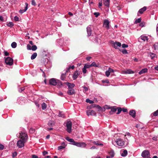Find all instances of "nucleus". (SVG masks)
I'll return each instance as SVG.
<instances>
[{"label": "nucleus", "instance_id": "nucleus-7", "mask_svg": "<svg viewBox=\"0 0 158 158\" xmlns=\"http://www.w3.org/2000/svg\"><path fill=\"white\" fill-rule=\"evenodd\" d=\"M26 141H24L20 139L19 140L17 143V147L19 148H22L24 146V143Z\"/></svg>", "mask_w": 158, "mask_h": 158}, {"label": "nucleus", "instance_id": "nucleus-12", "mask_svg": "<svg viewBox=\"0 0 158 158\" xmlns=\"http://www.w3.org/2000/svg\"><path fill=\"white\" fill-rule=\"evenodd\" d=\"M68 87V89H73L75 86V85L73 83H71L68 82L64 83Z\"/></svg>", "mask_w": 158, "mask_h": 158}, {"label": "nucleus", "instance_id": "nucleus-43", "mask_svg": "<svg viewBox=\"0 0 158 158\" xmlns=\"http://www.w3.org/2000/svg\"><path fill=\"white\" fill-rule=\"evenodd\" d=\"M87 69L86 68H85L84 67L83 68L82 70V72L83 73L85 74L87 72Z\"/></svg>", "mask_w": 158, "mask_h": 158}, {"label": "nucleus", "instance_id": "nucleus-55", "mask_svg": "<svg viewBox=\"0 0 158 158\" xmlns=\"http://www.w3.org/2000/svg\"><path fill=\"white\" fill-rule=\"evenodd\" d=\"M94 14L95 15L96 17H97L100 15V14L98 12H94Z\"/></svg>", "mask_w": 158, "mask_h": 158}, {"label": "nucleus", "instance_id": "nucleus-64", "mask_svg": "<svg viewBox=\"0 0 158 158\" xmlns=\"http://www.w3.org/2000/svg\"><path fill=\"white\" fill-rule=\"evenodd\" d=\"M32 158H38L37 156L35 155H32Z\"/></svg>", "mask_w": 158, "mask_h": 158}, {"label": "nucleus", "instance_id": "nucleus-36", "mask_svg": "<svg viewBox=\"0 0 158 158\" xmlns=\"http://www.w3.org/2000/svg\"><path fill=\"white\" fill-rule=\"evenodd\" d=\"M82 87L84 89L83 91L84 93H85L88 90V88L85 86H83Z\"/></svg>", "mask_w": 158, "mask_h": 158}, {"label": "nucleus", "instance_id": "nucleus-44", "mask_svg": "<svg viewBox=\"0 0 158 158\" xmlns=\"http://www.w3.org/2000/svg\"><path fill=\"white\" fill-rule=\"evenodd\" d=\"M153 115L154 116H158V110L154 112L153 113Z\"/></svg>", "mask_w": 158, "mask_h": 158}, {"label": "nucleus", "instance_id": "nucleus-32", "mask_svg": "<svg viewBox=\"0 0 158 158\" xmlns=\"http://www.w3.org/2000/svg\"><path fill=\"white\" fill-rule=\"evenodd\" d=\"M75 68L74 65H72V66H70L67 69L66 71V73L68 72L70 70V69H73Z\"/></svg>", "mask_w": 158, "mask_h": 158}, {"label": "nucleus", "instance_id": "nucleus-2", "mask_svg": "<svg viewBox=\"0 0 158 158\" xmlns=\"http://www.w3.org/2000/svg\"><path fill=\"white\" fill-rule=\"evenodd\" d=\"M17 136H19V138L24 141H27V135L24 131H21L19 134L17 135Z\"/></svg>", "mask_w": 158, "mask_h": 158}, {"label": "nucleus", "instance_id": "nucleus-42", "mask_svg": "<svg viewBox=\"0 0 158 158\" xmlns=\"http://www.w3.org/2000/svg\"><path fill=\"white\" fill-rule=\"evenodd\" d=\"M127 136L128 137H130L131 136V134L129 132H126V134L125 135V138L127 139L126 136Z\"/></svg>", "mask_w": 158, "mask_h": 158}, {"label": "nucleus", "instance_id": "nucleus-11", "mask_svg": "<svg viewBox=\"0 0 158 158\" xmlns=\"http://www.w3.org/2000/svg\"><path fill=\"white\" fill-rule=\"evenodd\" d=\"M87 114L88 116L94 115H96V113L94 110H89L87 111Z\"/></svg>", "mask_w": 158, "mask_h": 158}, {"label": "nucleus", "instance_id": "nucleus-61", "mask_svg": "<svg viewBox=\"0 0 158 158\" xmlns=\"http://www.w3.org/2000/svg\"><path fill=\"white\" fill-rule=\"evenodd\" d=\"M63 40H62V39H59L58 40V42H59L60 43V44H59L60 45H63L64 44H63L61 42H60L61 41H62Z\"/></svg>", "mask_w": 158, "mask_h": 158}, {"label": "nucleus", "instance_id": "nucleus-31", "mask_svg": "<svg viewBox=\"0 0 158 158\" xmlns=\"http://www.w3.org/2000/svg\"><path fill=\"white\" fill-rule=\"evenodd\" d=\"M43 110H45L47 108V105L45 102H43L41 105Z\"/></svg>", "mask_w": 158, "mask_h": 158}, {"label": "nucleus", "instance_id": "nucleus-63", "mask_svg": "<svg viewBox=\"0 0 158 158\" xmlns=\"http://www.w3.org/2000/svg\"><path fill=\"white\" fill-rule=\"evenodd\" d=\"M155 48H158V43H156L154 44V45Z\"/></svg>", "mask_w": 158, "mask_h": 158}, {"label": "nucleus", "instance_id": "nucleus-21", "mask_svg": "<svg viewBox=\"0 0 158 158\" xmlns=\"http://www.w3.org/2000/svg\"><path fill=\"white\" fill-rule=\"evenodd\" d=\"M129 114L132 117L135 118V110H131L130 111Z\"/></svg>", "mask_w": 158, "mask_h": 158}, {"label": "nucleus", "instance_id": "nucleus-40", "mask_svg": "<svg viewBox=\"0 0 158 158\" xmlns=\"http://www.w3.org/2000/svg\"><path fill=\"white\" fill-rule=\"evenodd\" d=\"M141 18H138L137 19H136L135 22V24H137L138 23H139L141 22Z\"/></svg>", "mask_w": 158, "mask_h": 158}, {"label": "nucleus", "instance_id": "nucleus-13", "mask_svg": "<svg viewBox=\"0 0 158 158\" xmlns=\"http://www.w3.org/2000/svg\"><path fill=\"white\" fill-rule=\"evenodd\" d=\"M114 153L113 150H111L109 152V155L106 156V158H112L114 156Z\"/></svg>", "mask_w": 158, "mask_h": 158}, {"label": "nucleus", "instance_id": "nucleus-6", "mask_svg": "<svg viewBox=\"0 0 158 158\" xmlns=\"http://www.w3.org/2000/svg\"><path fill=\"white\" fill-rule=\"evenodd\" d=\"M141 156L143 158H151L150 157L149 152L147 150L143 151L142 153Z\"/></svg>", "mask_w": 158, "mask_h": 158}, {"label": "nucleus", "instance_id": "nucleus-37", "mask_svg": "<svg viewBox=\"0 0 158 158\" xmlns=\"http://www.w3.org/2000/svg\"><path fill=\"white\" fill-rule=\"evenodd\" d=\"M120 51L123 54H127L128 53V52L126 49H123L121 50H120Z\"/></svg>", "mask_w": 158, "mask_h": 158}, {"label": "nucleus", "instance_id": "nucleus-14", "mask_svg": "<svg viewBox=\"0 0 158 158\" xmlns=\"http://www.w3.org/2000/svg\"><path fill=\"white\" fill-rule=\"evenodd\" d=\"M79 73L77 71H75L73 76V78L74 80L76 79L78 77L79 74Z\"/></svg>", "mask_w": 158, "mask_h": 158}, {"label": "nucleus", "instance_id": "nucleus-28", "mask_svg": "<svg viewBox=\"0 0 158 158\" xmlns=\"http://www.w3.org/2000/svg\"><path fill=\"white\" fill-rule=\"evenodd\" d=\"M54 124V122L53 121L50 120L48 123V125L49 126L52 127Z\"/></svg>", "mask_w": 158, "mask_h": 158}, {"label": "nucleus", "instance_id": "nucleus-10", "mask_svg": "<svg viewBox=\"0 0 158 158\" xmlns=\"http://www.w3.org/2000/svg\"><path fill=\"white\" fill-rule=\"evenodd\" d=\"M57 80L55 78H52L49 80V84L51 85H57Z\"/></svg>", "mask_w": 158, "mask_h": 158}, {"label": "nucleus", "instance_id": "nucleus-50", "mask_svg": "<svg viewBox=\"0 0 158 158\" xmlns=\"http://www.w3.org/2000/svg\"><path fill=\"white\" fill-rule=\"evenodd\" d=\"M4 55L5 56H8L9 55V53L6 51H4Z\"/></svg>", "mask_w": 158, "mask_h": 158}, {"label": "nucleus", "instance_id": "nucleus-46", "mask_svg": "<svg viewBox=\"0 0 158 158\" xmlns=\"http://www.w3.org/2000/svg\"><path fill=\"white\" fill-rule=\"evenodd\" d=\"M65 148V146H60L58 147V150H61L62 149H64Z\"/></svg>", "mask_w": 158, "mask_h": 158}, {"label": "nucleus", "instance_id": "nucleus-5", "mask_svg": "<svg viewBox=\"0 0 158 158\" xmlns=\"http://www.w3.org/2000/svg\"><path fill=\"white\" fill-rule=\"evenodd\" d=\"M5 62L6 64L11 66L13 64V60L10 57H7L5 58Z\"/></svg>", "mask_w": 158, "mask_h": 158}, {"label": "nucleus", "instance_id": "nucleus-51", "mask_svg": "<svg viewBox=\"0 0 158 158\" xmlns=\"http://www.w3.org/2000/svg\"><path fill=\"white\" fill-rule=\"evenodd\" d=\"M128 46L127 44H123L122 45V47L123 48H127Z\"/></svg>", "mask_w": 158, "mask_h": 158}, {"label": "nucleus", "instance_id": "nucleus-9", "mask_svg": "<svg viewBox=\"0 0 158 158\" xmlns=\"http://www.w3.org/2000/svg\"><path fill=\"white\" fill-rule=\"evenodd\" d=\"M109 23L110 22L108 20L105 19L104 21L103 26L108 30L110 28Z\"/></svg>", "mask_w": 158, "mask_h": 158}, {"label": "nucleus", "instance_id": "nucleus-1", "mask_svg": "<svg viewBox=\"0 0 158 158\" xmlns=\"http://www.w3.org/2000/svg\"><path fill=\"white\" fill-rule=\"evenodd\" d=\"M65 139L68 141L71 142L72 144L76 146L77 147L84 148L86 146V144L84 142H77L74 141V140L71 138H70L69 137L65 138Z\"/></svg>", "mask_w": 158, "mask_h": 158}, {"label": "nucleus", "instance_id": "nucleus-30", "mask_svg": "<svg viewBox=\"0 0 158 158\" xmlns=\"http://www.w3.org/2000/svg\"><path fill=\"white\" fill-rule=\"evenodd\" d=\"M56 85L59 87H61L63 85L62 82L59 80H57Z\"/></svg>", "mask_w": 158, "mask_h": 158}, {"label": "nucleus", "instance_id": "nucleus-48", "mask_svg": "<svg viewBox=\"0 0 158 158\" xmlns=\"http://www.w3.org/2000/svg\"><path fill=\"white\" fill-rule=\"evenodd\" d=\"M122 110V109L121 108H118V111L117 112L116 114H119L121 112Z\"/></svg>", "mask_w": 158, "mask_h": 158}, {"label": "nucleus", "instance_id": "nucleus-8", "mask_svg": "<svg viewBox=\"0 0 158 158\" xmlns=\"http://www.w3.org/2000/svg\"><path fill=\"white\" fill-rule=\"evenodd\" d=\"M111 44H112L114 48L116 49H118V47H120L121 46V43L118 42H114V41H112Z\"/></svg>", "mask_w": 158, "mask_h": 158}, {"label": "nucleus", "instance_id": "nucleus-27", "mask_svg": "<svg viewBox=\"0 0 158 158\" xmlns=\"http://www.w3.org/2000/svg\"><path fill=\"white\" fill-rule=\"evenodd\" d=\"M124 73L127 74H132L134 73V72L131 69H128L125 71Z\"/></svg>", "mask_w": 158, "mask_h": 158}, {"label": "nucleus", "instance_id": "nucleus-59", "mask_svg": "<svg viewBox=\"0 0 158 158\" xmlns=\"http://www.w3.org/2000/svg\"><path fill=\"white\" fill-rule=\"evenodd\" d=\"M19 18L17 16H15L14 17V20L15 21H19Z\"/></svg>", "mask_w": 158, "mask_h": 158}, {"label": "nucleus", "instance_id": "nucleus-18", "mask_svg": "<svg viewBox=\"0 0 158 158\" xmlns=\"http://www.w3.org/2000/svg\"><path fill=\"white\" fill-rule=\"evenodd\" d=\"M26 6H25L24 9L23 10H19V12L21 14H22L24 12L26 11L28 9V4L26 3H25Z\"/></svg>", "mask_w": 158, "mask_h": 158}, {"label": "nucleus", "instance_id": "nucleus-19", "mask_svg": "<svg viewBox=\"0 0 158 158\" xmlns=\"http://www.w3.org/2000/svg\"><path fill=\"white\" fill-rule=\"evenodd\" d=\"M147 8L146 6H144L143 8L140 9L139 10L138 14L139 13L140 14H142L146 10Z\"/></svg>", "mask_w": 158, "mask_h": 158}, {"label": "nucleus", "instance_id": "nucleus-26", "mask_svg": "<svg viewBox=\"0 0 158 158\" xmlns=\"http://www.w3.org/2000/svg\"><path fill=\"white\" fill-rule=\"evenodd\" d=\"M91 67H99V65L98 64H96V63L94 62H93L91 64H90Z\"/></svg>", "mask_w": 158, "mask_h": 158}, {"label": "nucleus", "instance_id": "nucleus-3", "mask_svg": "<svg viewBox=\"0 0 158 158\" xmlns=\"http://www.w3.org/2000/svg\"><path fill=\"white\" fill-rule=\"evenodd\" d=\"M72 123L70 121H67L66 123V130L67 131L70 133L71 132Z\"/></svg>", "mask_w": 158, "mask_h": 158}, {"label": "nucleus", "instance_id": "nucleus-16", "mask_svg": "<svg viewBox=\"0 0 158 158\" xmlns=\"http://www.w3.org/2000/svg\"><path fill=\"white\" fill-rule=\"evenodd\" d=\"M67 94L69 95H73L75 94V91L73 89H68Z\"/></svg>", "mask_w": 158, "mask_h": 158}, {"label": "nucleus", "instance_id": "nucleus-49", "mask_svg": "<svg viewBox=\"0 0 158 158\" xmlns=\"http://www.w3.org/2000/svg\"><path fill=\"white\" fill-rule=\"evenodd\" d=\"M35 130L34 129H33L32 128H30V130H29V132L31 133H34V132H35Z\"/></svg>", "mask_w": 158, "mask_h": 158}, {"label": "nucleus", "instance_id": "nucleus-35", "mask_svg": "<svg viewBox=\"0 0 158 158\" xmlns=\"http://www.w3.org/2000/svg\"><path fill=\"white\" fill-rule=\"evenodd\" d=\"M7 26L8 27H11L14 26V24L12 22H10L7 24Z\"/></svg>", "mask_w": 158, "mask_h": 158}, {"label": "nucleus", "instance_id": "nucleus-33", "mask_svg": "<svg viewBox=\"0 0 158 158\" xmlns=\"http://www.w3.org/2000/svg\"><path fill=\"white\" fill-rule=\"evenodd\" d=\"M11 46L13 48H15L17 46V44L15 42H13L11 44Z\"/></svg>", "mask_w": 158, "mask_h": 158}, {"label": "nucleus", "instance_id": "nucleus-24", "mask_svg": "<svg viewBox=\"0 0 158 158\" xmlns=\"http://www.w3.org/2000/svg\"><path fill=\"white\" fill-rule=\"evenodd\" d=\"M140 38L143 40L144 41H147L148 40L147 36L145 35H142L140 36Z\"/></svg>", "mask_w": 158, "mask_h": 158}, {"label": "nucleus", "instance_id": "nucleus-58", "mask_svg": "<svg viewBox=\"0 0 158 158\" xmlns=\"http://www.w3.org/2000/svg\"><path fill=\"white\" fill-rule=\"evenodd\" d=\"M108 71L110 72V73H114V70L113 69H112L110 68H109Z\"/></svg>", "mask_w": 158, "mask_h": 158}, {"label": "nucleus", "instance_id": "nucleus-39", "mask_svg": "<svg viewBox=\"0 0 158 158\" xmlns=\"http://www.w3.org/2000/svg\"><path fill=\"white\" fill-rule=\"evenodd\" d=\"M86 102L87 103H89L90 104H93L94 102L93 101L89 99H87L86 100Z\"/></svg>", "mask_w": 158, "mask_h": 158}, {"label": "nucleus", "instance_id": "nucleus-25", "mask_svg": "<svg viewBox=\"0 0 158 158\" xmlns=\"http://www.w3.org/2000/svg\"><path fill=\"white\" fill-rule=\"evenodd\" d=\"M148 69H147L145 68L142 69L139 72V74H141L143 73L147 72Z\"/></svg>", "mask_w": 158, "mask_h": 158}, {"label": "nucleus", "instance_id": "nucleus-41", "mask_svg": "<svg viewBox=\"0 0 158 158\" xmlns=\"http://www.w3.org/2000/svg\"><path fill=\"white\" fill-rule=\"evenodd\" d=\"M37 49V47L35 45H33L31 47V50L33 51H35Z\"/></svg>", "mask_w": 158, "mask_h": 158}, {"label": "nucleus", "instance_id": "nucleus-62", "mask_svg": "<svg viewBox=\"0 0 158 158\" xmlns=\"http://www.w3.org/2000/svg\"><path fill=\"white\" fill-rule=\"evenodd\" d=\"M48 154V152L46 151H44L43 152V154L44 156H45Z\"/></svg>", "mask_w": 158, "mask_h": 158}, {"label": "nucleus", "instance_id": "nucleus-53", "mask_svg": "<svg viewBox=\"0 0 158 158\" xmlns=\"http://www.w3.org/2000/svg\"><path fill=\"white\" fill-rule=\"evenodd\" d=\"M27 49L28 50H31V47L30 45L28 44L27 45Z\"/></svg>", "mask_w": 158, "mask_h": 158}, {"label": "nucleus", "instance_id": "nucleus-15", "mask_svg": "<svg viewBox=\"0 0 158 158\" xmlns=\"http://www.w3.org/2000/svg\"><path fill=\"white\" fill-rule=\"evenodd\" d=\"M110 0H103L104 5L106 6L109 7H110Z\"/></svg>", "mask_w": 158, "mask_h": 158}, {"label": "nucleus", "instance_id": "nucleus-23", "mask_svg": "<svg viewBox=\"0 0 158 158\" xmlns=\"http://www.w3.org/2000/svg\"><path fill=\"white\" fill-rule=\"evenodd\" d=\"M92 143H93L94 144H95L97 145H98V146H103V144L101 143L99 141H97V140L96 141H93Z\"/></svg>", "mask_w": 158, "mask_h": 158}, {"label": "nucleus", "instance_id": "nucleus-17", "mask_svg": "<svg viewBox=\"0 0 158 158\" xmlns=\"http://www.w3.org/2000/svg\"><path fill=\"white\" fill-rule=\"evenodd\" d=\"M91 29L89 26L87 27V36H90L91 35Z\"/></svg>", "mask_w": 158, "mask_h": 158}, {"label": "nucleus", "instance_id": "nucleus-52", "mask_svg": "<svg viewBox=\"0 0 158 158\" xmlns=\"http://www.w3.org/2000/svg\"><path fill=\"white\" fill-rule=\"evenodd\" d=\"M31 4L34 6L36 5V2L34 0H32L31 1Z\"/></svg>", "mask_w": 158, "mask_h": 158}, {"label": "nucleus", "instance_id": "nucleus-38", "mask_svg": "<svg viewBox=\"0 0 158 158\" xmlns=\"http://www.w3.org/2000/svg\"><path fill=\"white\" fill-rule=\"evenodd\" d=\"M84 67H85V68H86V69H87L89 68L90 67H91V66L90 65V64H88L86 63L85 64Z\"/></svg>", "mask_w": 158, "mask_h": 158}, {"label": "nucleus", "instance_id": "nucleus-57", "mask_svg": "<svg viewBox=\"0 0 158 158\" xmlns=\"http://www.w3.org/2000/svg\"><path fill=\"white\" fill-rule=\"evenodd\" d=\"M57 94L59 95V96H63V94L62 93V92H61V91H59L58 93H57Z\"/></svg>", "mask_w": 158, "mask_h": 158}, {"label": "nucleus", "instance_id": "nucleus-60", "mask_svg": "<svg viewBox=\"0 0 158 158\" xmlns=\"http://www.w3.org/2000/svg\"><path fill=\"white\" fill-rule=\"evenodd\" d=\"M4 146L1 144H0V150H2L4 148Z\"/></svg>", "mask_w": 158, "mask_h": 158}, {"label": "nucleus", "instance_id": "nucleus-47", "mask_svg": "<svg viewBox=\"0 0 158 158\" xmlns=\"http://www.w3.org/2000/svg\"><path fill=\"white\" fill-rule=\"evenodd\" d=\"M105 74H106V76L107 77H108L110 74V72L108 70H107Z\"/></svg>", "mask_w": 158, "mask_h": 158}, {"label": "nucleus", "instance_id": "nucleus-29", "mask_svg": "<svg viewBox=\"0 0 158 158\" xmlns=\"http://www.w3.org/2000/svg\"><path fill=\"white\" fill-rule=\"evenodd\" d=\"M37 54L35 52L31 56V60H34L35 59L36 57L37 56Z\"/></svg>", "mask_w": 158, "mask_h": 158}, {"label": "nucleus", "instance_id": "nucleus-4", "mask_svg": "<svg viewBox=\"0 0 158 158\" xmlns=\"http://www.w3.org/2000/svg\"><path fill=\"white\" fill-rule=\"evenodd\" d=\"M115 142L117 145L123 147L124 145V141L121 138L117 139L115 140Z\"/></svg>", "mask_w": 158, "mask_h": 158}, {"label": "nucleus", "instance_id": "nucleus-56", "mask_svg": "<svg viewBox=\"0 0 158 158\" xmlns=\"http://www.w3.org/2000/svg\"><path fill=\"white\" fill-rule=\"evenodd\" d=\"M102 1L101 0L98 3V7L99 8H100V7L102 6Z\"/></svg>", "mask_w": 158, "mask_h": 158}, {"label": "nucleus", "instance_id": "nucleus-54", "mask_svg": "<svg viewBox=\"0 0 158 158\" xmlns=\"http://www.w3.org/2000/svg\"><path fill=\"white\" fill-rule=\"evenodd\" d=\"M17 155V153L16 152H15L12 153V156L14 158Z\"/></svg>", "mask_w": 158, "mask_h": 158}, {"label": "nucleus", "instance_id": "nucleus-45", "mask_svg": "<svg viewBox=\"0 0 158 158\" xmlns=\"http://www.w3.org/2000/svg\"><path fill=\"white\" fill-rule=\"evenodd\" d=\"M59 117H63V118L64 117V114H63L61 112H60V113H59Z\"/></svg>", "mask_w": 158, "mask_h": 158}, {"label": "nucleus", "instance_id": "nucleus-34", "mask_svg": "<svg viewBox=\"0 0 158 158\" xmlns=\"http://www.w3.org/2000/svg\"><path fill=\"white\" fill-rule=\"evenodd\" d=\"M65 74L66 73L64 74L63 73L61 74L60 78L61 80L63 81H64V79L65 77Z\"/></svg>", "mask_w": 158, "mask_h": 158}, {"label": "nucleus", "instance_id": "nucleus-20", "mask_svg": "<svg viewBox=\"0 0 158 158\" xmlns=\"http://www.w3.org/2000/svg\"><path fill=\"white\" fill-rule=\"evenodd\" d=\"M121 154L122 156H126L127 154V150H124L123 151L121 152Z\"/></svg>", "mask_w": 158, "mask_h": 158}, {"label": "nucleus", "instance_id": "nucleus-22", "mask_svg": "<svg viewBox=\"0 0 158 158\" xmlns=\"http://www.w3.org/2000/svg\"><path fill=\"white\" fill-rule=\"evenodd\" d=\"M149 55L151 58L152 59H154L155 58L157 57L156 56V55L155 54L153 53L152 52H150L149 54Z\"/></svg>", "mask_w": 158, "mask_h": 158}]
</instances>
